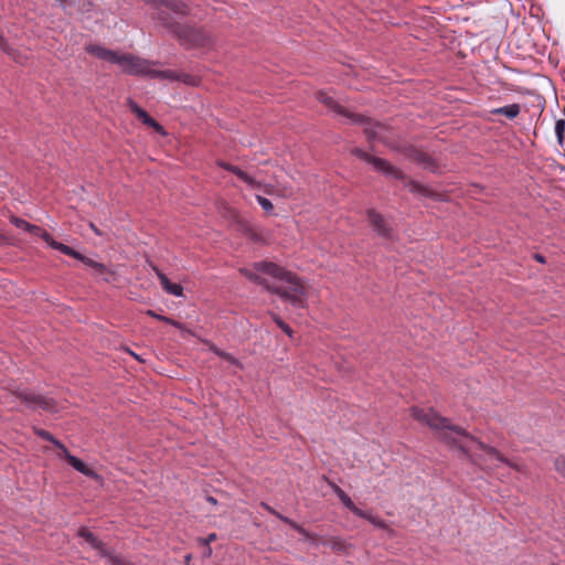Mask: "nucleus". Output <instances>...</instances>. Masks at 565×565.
Listing matches in <instances>:
<instances>
[{"label":"nucleus","mask_w":565,"mask_h":565,"mask_svg":"<svg viewBox=\"0 0 565 565\" xmlns=\"http://www.w3.org/2000/svg\"><path fill=\"white\" fill-rule=\"evenodd\" d=\"M317 98L320 103L326 105L330 110L334 111L338 115L347 117L351 119L353 122L364 125V134L369 142H374L375 140L384 141L383 132L386 131V125L380 121H373L370 118H365L362 115H355L350 113L343 106H341L333 97L329 96L324 92H319L317 94Z\"/></svg>","instance_id":"obj_4"},{"label":"nucleus","mask_w":565,"mask_h":565,"mask_svg":"<svg viewBox=\"0 0 565 565\" xmlns=\"http://www.w3.org/2000/svg\"><path fill=\"white\" fill-rule=\"evenodd\" d=\"M86 52L104 61L118 64L120 54L113 50L106 49L100 45L89 44L85 47Z\"/></svg>","instance_id":"obj_12"},{"label":"nucleus","mask_w":565,"mask_h":565,"mask_svg":"<svg viewBox=\"0 0 565 565\" xmlns=\"http://www.w3.org/2000/svg\"><path fill=\"white\" fill-rule=\"evenodd\" d=\"M56 448L61 450V454L58 456L63 457L67 460V454H70L67 448L63 444H62V447H56Z\"/></svg>","instance_id":"obj_31"},{"label":"nucleus","mask_w":565,"mask_h":565,"mask_svg":"<svg viewBox=\"0 0 565 565\" xmlns=\"http://www.w3.org/2000/svg\"><path fill=\"white\" fill-rule=\"evenodd\" d=\"M14 394L29 407L32 409H43L47 413H55L57 412V403L55 399L41 395L35 394L28 390L22 391H15Z\"/></svg>","instance_id":"obj_8"},{"label":"nucleus","mask_w":565,"mask_h":565,"mask_svg":"<svg viewBox=\"0 0 565 565\" xmlns=\"http://www.w3.org/2000/svg\"><path fill=\"white\" fill-rule=\"evenodd\" d=\"M0 244H10L9 238L0 233Z\"/></svg>","instance_id":"obj_38"},{"label":"nucleus","mask_w":565,"mask_h":565,"mask_svg":"<svg viewBox=\"0 0 565 565\" xmlns=\"http://www.w3.org/2000/svg\"><path fill=\"white\" fill-rule=\"evenodd\" d=\"M328 484L330 486V488L332 489V491L334 492L337 488H339L338 484H335L333 481H330L328 480Z\"/></svg>","instance_id":"obj_40"},{"label":"nucleus","mask_w":565,"mask_h":565,"mask_svg":"<svg viewBox=\"0 0 565 565\" xmlns=\"http://www.w3.org/2000/svg\"><path fill=\"white\" fill-rule=\"evenodd\" d=\"M34 431L43 440L51 441L55 447H62V443L57 440L50 431L42 428H35Z\"/></svg>","instance_id":"obj_23"},{"label":"nucleus","mask_w":565,"mask_h":565,"mask_svg":"<svg viewBox=\"0 0 565 565\" xmlns=\"http://www.w3.org/2000/svg\"><path fill=\"white\" fill-rule=\"evenodd\" d=\"M351 153L353 156L360 158L361 160H364L365 162L371 163L376 171L382 172L383 174H385L387 177H392L396 180H405L406 179V175L402 170L392 166L385 159L373 157V156L369 154L367 152H365L364 150L356 148V147L351 150Z\"/></svg>","instance_id":"obj_6"},{"label":"nucleus","mask_w":565,"mask_h":565,"mask_svg":"<svg viewBox=\"0 0 565 565\" xmlns=\"http://www.w3.org/2000/svg\"><path fill=\"white\" fill-rule=\"evenodd\" d=\"M28 232L34 236L41 237L50 247L61 252L62 254H65V248H71L70 246L55 241L50 233L38 225L31 224Z\"/></svg>","instance_id":"obj_11"},{"label":"nucleus","mask_w":565,"mask_h":565,"mask_svg":"<svg viewBox=\"0 0 565 565\" xmlns=\"http://www.w3.org/2000/svg\"><path fill=\"white\" fill-rule=\"evenodd\" d=\"M147 315L157 319V320H160L162 322H166L168 324H171L178 329H182V323L179 322V321H175L169 317H166V316H162V315H158L157 312H154L153 310H147Z\"/></svg>","instance_id":"obj_22"},{"label":"nucleus","mask_w":565,"mask_h":565,"mask_svg":"<svg viewBox=\"0 0 565 565\" xmlns=\"http://www.w3.org/2000/svg\"><path fill=\"white\" fill-rule=\"evenodd\" d=\"M273 319L288 337H292V329L279 316L274 313Z\"/></svg>","instance_id":"obj_25"},{"label":"nucleus","mask_w":565,"mask_h":565,"mask_svg":"<svg viewBox=\"0 0 565 565\" xmlns=\"http://www.w3.org/2000/svg\"><path fill=\"white\" fill-rule=\"evenodd\" d=\"M102 556L106 557L111 565H126L121 557H119L118 555L111 554L108 550H107V555H102Z\"/></svg>","instance_id":"obj_30"},{"label":"nucleus","mask_w":565,"mask_h":565,"mask_svg":"<svg viewBox=\"0 0 565 565\" xmlns=\"http://www.w3.org/2000/svg\"><path fill=\"white\" fill-rule=\"evenodd\" d=\"M369 223L372 230L384 239L393 238V227L391 224L375 210L370 209L366 212Z\"/></svg>","instance_id":"obj_9"},{"label":"nucleus","mask_w":565,"mask_h":565,"mask_svg":"<svg viewBox=\"0 0 565 565\" xmlns=\"http://www.w3.org/2000/svg\"><path fill=\"white\" fill-rule=\"evenodd\" d=\"M334 493L338 495V498H340L345 492L339 487V488L335 489Z\"/></svg>","instance_id":"obj_41"},{"label":"nucleus","mask_w":565,"mask_h":565,"mask_svg":"<svg viewBox=\"0 0 565 565\" xmlns=\"http://www.w3.org/2000/svg\"><path fill=\"white\" fill-rule=\"evenodd\" d=\"M153 270L157 275V277L160 280V285L162 289L169 294L177 297H180L183 295V287L179 284L171 282L169 278L156 266H153Z\"/></svg>","instance_id":"obj_15"},{"label":"nucleus","mask_w":565,"mask_h":565,"mask_svg":"<svg viewBox=\"0 0 565 565\" xmlns=\"http://www.w3.org/2000/svg\"><path fill=\"white\" fill-rule=\"evenodd\" d=\"M10 222H11L14 226H17V227H19V228H22V230H24V231H29V226L31 225V223L26 222V221H25V220H23V218H20V217H18V216H14V215H12V216L10 217Z\"/></svg>","instance_id":"obj_28"},{"label":"nucleus","mask_w":565,"mask_h":565,"mask_svg":"<svg viewBox=\"0 0 565 565\" xmlns=\"http://www.w3.org/2000/svg\"><path fill=\"white\" fill-rule=\"evenodd\" d=\"M0 47L3 50V51H7V43L4 42L3 39L0 40Z\"/></svg>","instance_id":"obj_42"},{"label":"nucleus","mask_w":565,"mask_h":565,"mask_svg":"<svg viewBox=\"0 0 565 565\" xmlns=\"http://www.w3.org/2000/svg\"><path fill=\"white\" fill-rule=\"evenodd\" d=\"M292 192L291 190H288V189H284L281 193H279V195L284 196V198H289L291 196Z\"/></svg>","instance_id":"obj_36"},{"label":"nucleus","mask_w":565,"mask_h":565,"mask_svg":"<svg viewBox=\"0 0 565 565\" xmlns=\"http://www.w3.org/2000/svg\"><path fill=\"white\" fill-rule=\"evenodd\" d=\"M552 565H558V564L553 563Z\"/></svg>","instance_id":"obj_45"},{"label":"nucleus","mask_w":565,"mask_h":565,"mask_svg":"<svg viewBox=\"0 0 565 565\" xmlns=\"http://www.w3.org/2000/svg\"><path fill=\"white\" fill-rule=\"evenodd\" d=\"M265 192H266L267 194H269V195H276V194H278V192L276 191V189H275L274 186H271V185H268V186L266 188Z\"/></svg>","instance_id":"obj_35"},{"label":"nucleus","mask_w":565,"mask_h":565,"mask_svg":"<svg viewBox=\"0 0 565 565\" xmlns=\"http://www.w3.org/2000/svg\"><path fill=\"white\" fill-rule=\"evenodd\" d=\"M533 258L541 264H544L546 262L545 257L542 254L536 253L533 255Z\"/></svg>","instance_id":"obj_34"},{"label":"nucleus","mask_w":565,"mask_h":565,"mask_svg":"<svg viewBox=\"0 0 565 565\" xmlns=\"http://www.w3.org/2000/svg\"><path fill=\"white\" fill-rule=\"evenodd\" d=\"M406 186L414 194L425 196V198H434L435 196V192L431 189L427 188L426 185H424L417 181L409 180V181H407Z\"/></svg>","instance_id":"obj_21"},{"label":"nucleus","mask_w":565,"mask_h":565,"mask_svg":"<svg viewBox=\"0 0 565 565\" xmlns=\"http://www.w3.org/2000/svg\"><path fill=\"white\" fill-rule=\"evenodd\" d=\"M172 75L171 77H169L170 79H178V81H182L186 84H190V85H196V79L195 77L191 76V75H188V74H183V75H175L174 72H171Z\"/></svg>","instance_id":"obj_27"},{"label":"nucleus","mask_w":565,"mask_h":565,"mask_svg":"<svg viewBox=\"0 0 565 565\" xmlns=\"http://www.w3.org/2000/svg\"><path fill=\"white\" fill-rule=\"evenodd\" d=\"M127 105L131 113H134L138 117V119L142 121L143 125L154 129L157 132H160L162 135L166 134L163 127L131 98L127 100Z\"/></svg>","instance_id":"obj_10"},{"label":"nucleus","mask_w":565,"mask_h":565,"mask_svg":"<svg viewBox=\"0 0 565 565\" xmlns=\"http://www.w3.org/2000/svg\"><path fill=\"white\" fill-rule=\"evenodd\" d=\"M408 157L414 162H417L418 164L423 166L424 169L429 170L431 172L437 171V164L428 153L418 149H413L411 150Z\"/></svg>","instance_id":"obj_13"},{"label":"nucleus","mask_w":565,"mask_h":565,"mask_svg":"<svg viewBox=\"0 0 565 565\" xmlns=\"http://www.w3.org/2000/svg\"><path fill=\"white\" fill-rule=\"evenodd\" d=\"M216 540V534L215 533H211L207 535L206 539L203 540V543L205 545H209L211 542L215 541Z\"/></svg>","instance_id":"obj_32"},{"label":"nucleus","mask_w":565,"mask_h":565,"mask_svg":"<svg viewBox=\"0 0 565 565\" xmlns=\"http://www.w3.org/2000/svg\"><path fill=\"white\" fill-rule=\"evenodd\" d=\"M411 412L416 420L431 428L439 440L459 449L463 455L469 454L470 444H476L490 459L502 462L516 471H522L520 465L505 458L497 448L486 445L462 427L451 424L448 418L440 416L433 408H419L414 406Z\"/></svg>","instance_id":"obj_1"},{"label":"nucleus","mask_w":565,"mask_h":565,"mask_svg":"<svg viewBox=\"0 0 565 565\" xmlns=\"http://www.w3.org/2000/svg\"><path fill=\"white\" fill-rule=\"evenodd\" d=\"M146 2L157 9L153 19L173 34L182 45L188 47H204L211 44V35L203 26L181 23L172 18L167 11L161 10V7H164L178 15L186 17L190 14V8L184 1L146 0Z\"/></svg>","instance_id":"obj_3"},{"label":"nucleus","mask_w":565,"mask_h":565,"mask_svg":"<svg viewBox=\"0 0 565 565\" xmlns=\"http://www.w3.org/2000/svg\"><path fill=\"white\" fill-rule=\"evenodd\" d=\"M89 227L97 234V235H102L100 231L95 226L94 223H90L89 224Z\"/></svg>","instance_id":"obj_39"},{"label":"nucleus","mask_w":565,"mask_h":565,"mask_svg":"<svg viewBox=\"0 0 565 565\" xmlns=\"http://www.w3.org/2000/svg\"><path fill=\"white\" fill-rule=\"evenodd\" d=\"M555 134L559 145H563L565 135V119H558L555 124Z\"/></svg>","instance_id":"obj_24"},{"label":"nucleus","mask_w":565,"mask_h":565,"mask_svg":"<svg viewBox=\"0 0 565 565\" xmlns=\"http://www.w3.org/2000/svg\"><path fill=\"white\" fill-rule=\"evenodd\" d=\"M212 553L211 547H207V554L210 555Z\"/></svg>","instance_id":"obj_44"},{"label":"nucleus","mask_w":565,"mask_h":565,"mask_svg":"<svg viewBox=\"0 0 565 565\" xmlns=\"http://www.w3.org/2000/svg\"><path fill=\"white\" fill-rule=\"evenodd\" d=\"M554 467H555V470L562 476L565 478V457L564 456H558L557 458H555L554 460Z\"/></svg>","instance_id":"obj_29"},{"label":"nucleus","mask_w":565,"mask_h":565,"mask_svg":"<svg viewBox=\"0 0 565 565\" xmlns=\"http://www.w3.org/2000/svg\"><path fill=\"white\" fill-rule=\"evenodd\" d=\"M250 237H252L254 241H258V239H259L258 235H257V234H255V233H253Z\"/></svg>","instance_id":"obj_43"},{"label":"nucleus","mask_w":565,"mask_h":565,"mask_svg":"<svg viewBox=\"0 0 565 565\" xmlns=\"http://www.w3.org/2000/svg\"><path fill=\"white\" fill-rule=\"evenodd\" d=\"M339 499L343 503V505L348 508L356 516L369 520L373 524H380V522H377L376 519L373 518L371 514L359 509L347 493L342 494Z\"/></svg>","instance_id":"obj_18"},{"label":"nucleus","mask_w":565,"mask_h":565,"mask_svg":"<svg viewBox=\"0 0 565 565\" xmlns=\"http://www.w3.org/2000/svg\"><path fill=\"white\" fill-rule=\"evenodd\" d=\"M217 164L221 168H223L224 170L234 173L237 178H239L242 181L247 183L250 188H254V189L260 188V183L259 182H257L254 178L248 175L245 171H243L238 167L233 166V164L227 163V162H224V161H218Z\"/></svg>","instance_id":"obj_14"},{"label":"nucleus","mask_w":565,"mask_h":565,"mask_svg":"<svg viewBox=\"0 0 565 565\" xmlns=\"http://www.w3.org/2000/svg\"><path fill=\"white\" fill-rule=\"evenodd\" d=\"M78 535L83 537L94 550L98 551L99 555H107L106 545L89 530L82 527Z\"/></svg>","instance_id":"obj_16"},{"label":"nucleus","mask_w":565,"mask_h":565,"mask_svg":"<svg viewBox=\"0 0 565 565\" xmlns=\"http://www.w3.org/2000/svg\"><path fill=\"white\" fill-rule=\"evenodd\" d=\"M220 356H222L223 359L227 360V361H231L232 363H237V361L228 353H220Z\"/></svg>","instance_id":"obj_33"},{"label":"nucleus","mask_w":565,"mask_h":565,"mask_svg":"<svg viewBox=\"0 0 565 565\" xmlns=\"http://www.w3.org/2000/svg\"><path fill=\"white\" fill-rule=\"evenodd\" d=\"M521 111V106L519 104H510L503 107L493 108L491 110L492 115H503L509 119H514L519 116Z\"/></svg>","instance_id":"obj_20"},{"label":"nucleus","mask_w":565,"mask_h":565,"mask_svg":"<svg viewBox=\"0 0 565 565\" xmlns=\"http://www.w3.org/2000/svg\"><path fill=\"white\" fill-rule=\"evenodd\" d=\"M256 200L265 212L270 213L274 210L273 203L267 198L256 195Z\"/></svg>","instance_id":"obj_26"},{"label":"nucleus","mask_w":565,"mask_h":565,"mask_svg":"<svg viewBox=\"0 0 565 565\" xmlns=\"http://www.w3.org/2000/svg\"><path fill=\"white\" fill-rule=\"evenodd\" d=\"M205 499H206V501H207L209 503H211V504H213V505H216V504H217V500H216L214 497H212V495H206V498H205Z\"/></svg>","instance_id":"obj_37"},{"label":"nucleus","mask_w":565,"mask_h":565,"mask_svg":"<svg viewBox=\"0 0 565 565\" xmlns=\"http://www.w3.org/2000/svg\"><path fill=\"white\" fill-rule=\"evenodd\" d=\"M253 268H243L241 273L294 307L305 306L306 288L295 274L271 262H257Z\"/></svg>","instance_id":"obj_2"},{"label":"nucleus","mask_w":565,"mask_h":565,"mask_svg":"<svg viewBox=\"0 0 565 565\" xmlns=\"http://www.w3.org/2000/svg\"><path fill=\"white\" fill-rule=\"evenodd\" d=\"M118 65L129 75H149L151 77H171V71H154L148 60L130 54H120Z\"/></svg>","instance_id":"obj_5"},{"label":"nucleus","mask_w":565,"mask_h":565,"mask_svg":"<svg viewBox=\"0 0 565 565\" xmlns=\"http://www.w3.org/2000/svg\"><path fill=\"white\" fill-rule=\"evenodd\" d=\"M263 507H265L270 513L275 514L277 518H279L284 523L291 526L294 530H296L299 534H301L306 540H309L312 537V535L301 525L297 524L295 521L287 516H282L281 514L277 513L275 510L269 508L267 504L263 503Z\"/></svg>","instance_id":"obj_19"},{"label":"nucleus","mask_w":565,"mask_h":565,"mask_svg":"<svg viewBox=\"0 0 565 565\" xmlns=\"http://www.w3.org/2000/svg\"><path fill=\"white\" fill-rule=\"evenodd\" d=\"M65 255L71 256L79 262H82L85 266L94 269V275L96 277H100L105 282L111 284L117 279V274L111 268H108L105 264L95 262L94 259L81 254L79 252L73 248H65Z\"/></svg>","instance_id":"obj_7"},{"label":"nucleus","mask_w":565,"mask_h":565,"mask_svg":"<svg viewBox=\"0 0 565 565\" xmlns=\"http://www.w3.org/2000/svg\"><path fill=\"white\" fill-rule=\"evenodd\" d=\"M67 462L78 472L83 473L84 476L92 478V479H99V475L93 470L92 468L87 467L79 458L67 454Z\"/></svg>","instance_id":"obj_17"}]
</instances>
